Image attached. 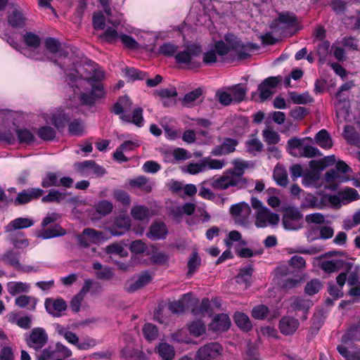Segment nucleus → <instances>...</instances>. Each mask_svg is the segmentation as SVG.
I'll use <instances>...</instances> for the list:
<instances>
[{
    "mask_svg": "<svg viewBox=\"0 0 360 360\" xmlns=\"http://www.w3.org/2000/svg\"><path fill=\"white\" fill-rule=\"evenodd\" d=\"M101 68L90 65L79 66L65 71V81L83 105H93L97 100L105 96L101 81L104 78Z\"/></svg>",
    "mask_w": 360,
    "mask_h": 360,
    "instance_id": "f257e3e1",
    "label": "nucleus"
},
{
    "mask_svg": "<svg viewBox=\"0 0 360 360\" xmlns=\"http://www.w3.org/2000/svg\"><path fill=\"white\" fill-rule=\"evenodd\" d=\"M226 40L227 43L219 40L208 46L202 54V61L205 65L222 62L231 51H234L239 59L250 56L253 48L252 44H244L232 34L226 35Z\"/></svg>",
    "mask_w": 360,
    "mask_h": 360,
    "instance_id": "f03ea898",
    "label": "nucleus"
},
{
    "mask_svg": "<svg viewBox=\"0 0 360 360\" xmlns=\"http://www.w3.org/2000/svg\"><path fill=\"white\" fill-rule=\"evenodd\" d=\"M132 108V102L127 96H124L117 100L114 104L112 112L119 115L120 120L127 123H133L137 127H141L143 124V110L137 107L131 115L129 112Z\"/></svg>",
    "mask_w": 360,
    "mask_h": 360,
    "instance_id": "7ed1b4c3",
    "label": "nucleus"
},
{
    "mask_svg": "<svg viewBox=\"0 0 360 360\" xmlns=\"http://www.w3.org/2000/svg\"><path fill=\"white\" fill-rule=\"evenodd\" d=\"M251 205L256 211L255 225L258 228H264L269 225H276L280 220L279 215L271 212L264 207L260 200L256 198H251Z\"/></svg>",
    "mask_w": 360,
    "mask_h": 360,
    "instance_id": "20e7f679",
    "label": "nucleus"
},
{
    "mask_svg": "<svg viewBox=\"0 0 360 360\" xmlns=\"http://www.w3.org/2000/svg\"><path fill=\"white\" fill-rule=\"evenodd\" d=\"M202 53L201 46L197 43H191L186 45L183 50L179 51L175 56L178 63L185 64L189 68H195L200 66V62L197 60Z\"/></svg>",
    "mask_w": 360,
    "mask_h": 360,
    "instance_id": "39448f33",
    "label": "nucleus"
},
{
    "mask_svg": "<svg viewBox=\"0 0 360 360\" xmlns=\"http://www.w3.org/2000/svg\"><path fill=\"white\" fill-rule=\"evenodd\" d=\"M22 38L27 48L22 49L20 52L25 56L35 60L42 59V57L37 52V50L39 48L41 44L40 37L37 34L31 32H27L23 35Z\"/></svg>",
    "mask_w": 360,
    "mask_h": 360,
    "instance_id": "423d86ee",
    "label": "nucleus"
},
{
    "mask_svg": "<svg viewBox=\"0 0 360 360\" xmlns=\"http://www.w3.org/2000/svg\"><path fill=\"white\" fill-rule=\"evenodd\" d=\"M230 212L235 222L241 226H247L251 214V208L245 202L234 204L230 207Z\"/></svg>",
    "mask_w": 360,
    "mask_h": 360,
    "instance_id": "0eeeda50",
    "label": "nucleus"
},
{
    "mask_svg": "<svg viewBox=\"0 0 360 360\" xmlns=\"http://www.w3.org/2000/svg\"><path fill=\"white\" fill-rule=\"evenodd\" d=\"M27 15L19 6H14L7 15V22L13 28H22L27 24Z\"/></svg>",
    "mask_w": 360,
    "mask_h": 360,
    "instance_id": "6e6552de",
    "label": "nucleus"
},
{
    "mask_svg": "<svg viewBox=\"0 0 360 360\" xmlns=\"http://www.w3.org/2000/svg\"><path fill=\"white\" fill-rule=\"evenodd\" d=\"M208 185L217 190H226L230 187L238 186L240 184L226 170L224 175L207 180Z\"/></svg>",
    "mask_w": 360,
    "mask_h": 360,
    "instance_id": "1a4fd4ad",
    "label": "nucleus"
},
{
    "mask_svg": "<svg viewBox=\"0 0 360 360\" xmlns=\"http://www.w3.org/2000/svg\"><path fill=\"white\" fill-rule=\"evenodd\" d=\"M48 340V335L42 328H33L27 340L29 347L35 350L42 348Z\"/></svg>",
    "mask_w": 360,
    "mask_h": 360,
    "instance_id": "9d476101",
    "label": "nucleus"
},
{
    "mask_svg": "<svg viewBox=\"0 0 360 360\" xmlns=\"http://www.w3.org/2000/svg\"><path fill=\"white\" fill-rule=\"evenodd\" d=\"M221 352V347L217 342H212L201 347L197 352L196 359L209 360L217 358Z\"/></svg>",
    "mask_w": 360,
    "mask_h": 360,
    "instance_id": "9b49d317",
    "label": "nucleus"
},
{
    "mask_svg": "<svg viewBox=\"0 0 360 360\" xmlns=\"http://www.w3.org/2000/svg\"><path fill=\"white\" fill-rule=\"evenodd\" d=\"M296 21V16L292 13L281 12L278 14V18L271 22V27L278 30L294 26Z\"/></svg>",
    "mask_w": 360,
    "mask_h": 360,
    "instance_id": "f8f14e48",
    "label": "nucleus"
},
{
    "mask_svg": "<svg viewBox=\"0 0 360 360\" xmlns=\"http://www.w3.org/2000/svg\"><path fill=\"white\" fill-rule=\"evenodd\" d=\"M46 311L55 317H60L67 309L66 302L62 298H47L44 302Z\"/></svg>",
    "mask_w": 360,
    "mask_h": 360,
    "instance_id": "ddd939ff",
    "label": "nucleus"
},
{
    "mask_svg": "<svg viewBox=\"0 0 360 360\" xmlns=\"http://www.w3.org/2000/svg\"><path fill=\"white\" fill-rule=\"evenodd\" d=\"M140 146V141L137 139L129 140L122 143L117 148L114 153V158L119 162L127 161V158L124 155V152H129L134 150Z\"/></svg>",
    "mask_w": 360,
    "mask_h": 360,
    "instance_id": "4468645a",
    "label": "nucleus"
},
{
    "mask_svg": "<svg viewBox=\"0 0 360 360\" xmlns=\"http://www.w3.org/2000/svg\"><path fill=\"white\" fill-rule=\"evenodd\" d=\"M231 326L229 316L225 314L216 315L209 324V330L214 332L226 331Z\"/></svg>",
    "mask_w": 360,
    "mask_h": 360,
    "instance_id": "2eb2a0df",
    "label": "nucleus"
},
{
    "mask_svg": "<svg viewBox=\"0 0 360 360\" xmlns=\"http://www.w3.org/2000/svg\"><path fill=\"white\" fill-rule=\"evenodd\" d=\"M131 227V219L128 216L117 217L114 223V227L111 229V234L114 236L123 235Z\"/></svg>",
    "mask_w": 360,
    "mask_h": 360,
    "instance_id": "dca6fc26",
    "label": "nucleus"
},
{
    "mask_svg": "<svg viewBox=\"0 0 360 360\" xmlns=\"http://www.w3.org/2000/svg\"><path fill=\"white\" fill-rule=\"evenodd\" d=\"M152 280V276L146 271L141 274L135 280H131L127 283V290L133 292L148 284Z\"/></svg>",
    "mask_w": 360,
    "mask_h": 360,
    "instance_id": "f3484780",
    "label": "nucleus"
},
{
    "mask_svg": "<svg viewBox=\"0 0 360 360\" xmlns=\"http://www.w3.org/2000/svg\"><path fill=\"white\" fill-rule=\"evenodd\" d=\"M237 145L238 141L236 139L226 138L220 146L213 148L211 153L215 156L227 155L234 152Z\"/></svg>",
    "mask_w": 360,
    "mask_h": 360,
    "instance_id": "a211bd4d",
    "label": "nucleus"
},
{
    "mask_svg": "<svg viewBox=\"0 0 360 360\" xmlns=\"http://www.w3.org/2000/svg\"><path fill=\"white\" fill-rule=\"evenodd\" d=\"M301 218V214L297 210H288L283 217V225L285 229L292 231L299 229L297 221Z\"/></svg>",
    "mask_w": 360,
    "mask_h": 360,
    "instance_id": "6ab92c4d",
    "label": "nucleus"
},
{
    "mask_svg": "<svg viewBox=\"0 0 360 360\" xmlns=\"http://www.w3.org/2000/svg\"><path fill=\"white\" fill-rule=\"evenodd\" d=\"M346 264L340 259H326L321 262L320 268L326 274H333L344 269Z\"/></svg>",
    "mask_w": 360,
    "mask_h": 360,
    "instance_id": "aec40b11",
    "label": "nucleus"
},
{
    "mask_svg": "<svg viewBox=\"0 0 360 360\" xmlns=\"http://www.w3.org/2000/svg\"><path fill=\"white\" fill-rule=\"evenodd\" d=\"M232 164L233 165V168L228 169L227 171L229 174H231L240 184L244 181L243 176L244 174L245 169L248 167L249 165L246 161L240 159H236L233 160Z\"/></svg>",
    "mask_w": 360,
    "mask_h": 360,
    "instance_id": "412c9836",
    "label": "nucleus"
},
{
    "mask_svg": "<svg viewBox=\"0 0 360 360\" xmlns=\"http://www.w3.org/2000/svg\"><path fill=\"white\" fill-rule=\"evenodd\" d=\"M203 91L201 88H197L184 96L182 99V105L186 108H192L202 101V95Z\"/></svg>",
    "mask_w": 360,
    "mask_h": 360,
    "instance_id": "4be33fe9",
    "label": "nucleus"
},
{
    "mask_svg": "<svg viewBox=\"0 0 360 360\" xmlns=\"http://www.w3.org/2000/svg\"><path fill=\"white\" fill-rule=\"evenodd\" d=\"M298 326V320L290 316H285L282 318L279 323V328L281 332L285 335L292 334L296 331Z\"/></svg>",
    "mask_w": 360,
    "mask_h": 360,
    "instance_id": "5701e85b",
    "label": "nucleus"
},
{
    "mask_svg": "<svg viewBox=\"0 0 360 360\" xmlns=\"http://www.w3.org/2000/svg\"><path fill=\"white\" fill-rule=\"evenodd\" d=\"M34 221L29 218L19 217L12 220L5 227L7 233L16 232V230L26 229L32 226Z\"/></svg>",
    "mask_w": 360,
    "mask_h": 360,
    "instance_id": "b1692460",
    "label": "nucleus"
},
{
    "mask_svg": "<svg viewBox=\"0 0 360 360\" xmlns=\"http://www.w3.org/2000/svg\"><path fill=\"white\" fill-rule=\"evenodd\" d=\"M165 106H171L176 102L177 91L175 88L162 89L157 91Z\"/></svg>",
    "mask_w": 360,
    "mask_h": 360,
    "instance_id": "393cba45",
    "label": "nucleus"
},
{
    "mask_svg": "<svg viewBox=\"0 0 360 360\" xmlns=\"http://www.w3.org/2000/svg\"><path fill=\"white\" fill-rule=\"evenodd\" d=\"M54 328L56 332L59 335L63 336L68 342L77 347L79 342V337L76 333L69 330L68 328L59 323L54 324Z\"/></svg>",
    "mask_w": 360,
    "mask_h": 360,
    "instance_id": "a878e982",
    "label": "nucleus"
},
{
    "mask_svg": "<svg viewBox=\"0 0 360 360\" xmlns=\"http://www.w3.org/2000/svg\"><path fill=\"white\" fill-rule=\"evenodd\" d=\"M111 23L112 24L113 27L107 28L101 37L109 43H114L120 39L121 34H120V30L119 29V26L122 25V22L118 20Z\"/></svg>",
    "mask_w": 360,
    "mask_h": 360,
    "instance_id": "bb28decb",
    "label": "nucleus"
},
{
    "mask_svg": "<svg viewBox=\"0 0 360 360\" xmlns=\"http://www.w3.org/2000/svg\"><path fill=\"white\" fill-rule=\"evenodd\" d=\"M46 49L52 53H59V56L66 58L68 55L67 49H61L60 41L53 37H48L45 39Z\"/></svg>",
    "mask_w": 360,
    "mask_h": 360,
    "instance_id": "cd10ccee",
    "label": "nucleus"
},
{
    "mask_svg": "<svg viewBox=\"0 0 360 360\" xmlns=\"http://www.w3.org/2000/svg\"><path fill=\"white\" fill-rule=\"evenodd\" d=\"M352 340V331H349L342 337V344L337 347L338 352L347 360H351L355 356L350 354V352L348 351Z\"/></svg>",
    "mask_w": 360,
    "mask_h": 360,
    "instance_id": "c85d7f7f",
    "label": "nucleus"
},
{
    "mask_svg": "<svg viewBox=\"0 0 360 360\" xmlns=\"http://www.w3.org/2000/svg\"><path fill=\"white\" fill-rule=\"evenodd\" d=\"M167 233L166 226L163 223H155L151 225L147 236L152 240H160L165 238Z\"/></svg>",
    "mask_w": 360,
    "mask_h": 360,
    "instance_id": "c756f323",
    "label": "nucleus"
},
{
    "mask_svg": "<svg viewBox=\"0 0 360 360\" xmlns=\"http://www.w3.org/2000/svg\"><path fill=\"white\" fill-rule=\"evenodd\" d=\"M9 294L14 296L21 292H28L30 290V284L21 281H10L6 285Z\"/></svg>",
    "mask_w": 360,
    "mask_h": 360,
    "instance_id": "7c9ffc66",
    "label": "nucleus"
},
{
    "mask_svg": "<svg viewBox=\"0 0 360 360\" xmlns=\"http://www.w3.org/2000/svg\"><path fill=\"white\" fill-rule=\"evenodd\" d=\"M324 204L319 200L318 198L315 195L307 193L302 200L300 207L303 210L307 209H321L323 207Z\"/></svg>",
    "mask_w": 360,
    "mask_h": 360,
    "instance_id": "2f4dec72",
    "label": "nucleus"
},
{
    "mask_svg": "<svg viewBox=\"0 0 360 360\" xmlns=\"http://www.w3.org/2000/svg\"><path fill=\"white\" fill-rule=\"evenodd\" d=\"M70 117L69 112H65L63 110H57L52 115V122L58 129L63 128L69 121Z\"/></svg>",
    "mask_w": 360,
    "mask_h": 360,
    "instance_id": "473e14b6",
    "label": "nucleus"
},
{
    "mask_svg": "<svg viewBox=\"0 0 360 360\" xmlns=\"http://www.w3.org/2000/svg\"><path fill=\"white\" fill-rule=\"evenodd\" d=\"M156 351L162 360H172L175 355L174 348L165 342L159 343Z\"/></svg>",
    "mask_w": 360,
    "mask_h": 360,
    "instance_id": "72a5a7b5",
    "label": "nucleus"
},
{
    "mask_svg": "<svg viewBox=\"0 0 360 360\" xmlns=\"http://www.w3.org/2000/svg\"><path fill=\"white\" fill-rule=\"evenodd\" d=\"M273 177L276 184L283 187L288 184V177L287 170L284 167L277 165L274 170Z\"/></svg>",
    "mask_w": 360,
    "mask_h": 360,
    "instance_id": "f704fd0d",
    "label": "nucleus"
},
{
    "mask_svg": "<svg viewBox=\"0 0 360 360\" xmlns=\"http://www.w3.org/2000/svg\"><path fill=\"white\" fill-rule=\"evenodd\" d=\"M15 304L20 308L27 307L31 311H34L36 309L37 304V299L28 295H20L15 300Z\"/></svg>",
    "mask_w": 360,
    "mask_h": 360,
    "instance_id": "c9c22d12",
    "label": "nucleus"
},
{
    "mask_svg": "<svg viewBox=\"0 0 360 360\" xmlns=\"http://www.w3.org/2000/svg\"><path fill=\"white\" fill-rule=\"evenodd\" d=\"M15 134L19 143L31 145L35 141L34 135L27 129H17Z\"/></svg>",
    "mask_w": 360,
    "mask_h": 360,
    "instance_id": "e433bc0d",
    "label": "nucleus"
},
{
    "mask_svg": "<svg viewBox=\"0 0 360 360\" xmlns=\"http://www.w3.org/2000/svg\"><path fill=\"white\" fill-rule=\"evenodd\" d=\"M8 236L11 243L16 248H25L29 245V240L25 238L21 231L8 233Z\"/></svg>",
    "mask_w": 360,
    "mask_h": 360,
    "instance_id": "4c0bfd02",
    "label": "nucleus"
},
{
    "mask_svg": "<svg viewBox=\"0 0 360 360\" xmlns=\"http://www.w3.org/2000/svg\"><path fill=\"white\" fill-rule=\"evenodd\" d=\"M129 184L131 187L141 188L146 192L151 191L153 187V184L144 176H139L130 179Z\"/></svg>",
    "mask_w": 360,
    "mask_h": 360,
    "instance_id": "58836bf2",
    "label": "nucleus"
},
{
    "mask_svg": "<svg viewBox=\"0 0 360 360\" xmlns=\"http://www.w3.org/2000/svg\"><path fill=\"white\" fill-rule=\"evenodd\" d=\"M315 141L320 147L324 149H329L333 146L331 137L325 129H322L316 134Z\"/></svg>",
    "mask_w": 360,
    "mask_h": 360,
    "instance_id": "ea45409f",
    "label": "nucleus"
},
{
    "mask_svg": "<svg viewBox=\"0 0 360 360\" xmlns=\"http://www.w3.org/2000/svg\"><path fill=\"white\" fill-rule=\"evenodd\" d=\"M1 259L7 264L13 266L15 270L18 269L20 264V253L13 250H8L5 252L1 257Z\"/></svg>",
    "mask_w": 360,
    "mask_h": 360,
    "instance_id": "a19ab883",
    "label": "nucleus"
},
{
    "mask_svg": "<svg viewBox=\"0 0 360 360\" xmlns=\"http://www.w3.org/2000/svg\"><path fill=\"white\" fill-rule=\"evenodd\" d=\"M289 97L290 101L294 104H307L314 101L313 97L309 94L308 91L298 94L296 91L289 92Z\"/></svg>",
    "mask_w": 360,
    "mask_h": 360,
    "instance_id": "79ce46f5",
    "label": "nucleus"
},
{
    "mask_svg": "<svg viewBox=\"0 0 360 360\" xmlns=\"http://www.w3.org/2000/svg\"><path fill=\"white\" fill-rule=\"evenodd\" d=\"M233 318L236 324L241 330L244 331H249L251 330L252 325L248 315L242 312H236L235 313Z\"/></svg>",
    "mask_w": 360,
    "mask_h": 360,
    "instance_id": "37998d69",
    "label": "nucleus"
},
{
    "mask_svg": "<svg viewBox=\"0 0 360 360\" xmlns=\"http://www.w3.org/2000/svg\"><path fill=\"white\" fill-rule=\"evenodd\" d=\"M228 89L233 103H240L245 99L247 89L242 84H236Z\"/></svg>",
    "mask_w": 360,
    "mask_h": 360,
    "instance_id": "c03bdc74",
    "label": "nucleus"
},
{
    "mask_svg": "<svg viewBox=\"0 0 360 360\" xmlns=\"http://www.w3.org/2000/svg\"><path fill=\"white\" fill-rule=\"evenodd\" d=\"M344 138L351 144L360 147V137L352 126L347 125L343 130Z\"/></svg>",
    "mask_w": 360,
    "mask_h": 360,
    "instance_id": "a18cd8bd",
    "label": "nucleus"
},
{
    "mask_svg": "<svg viewBox=\"0 0 360 360\" xmlns=\"http://www.w3.org/2000/svg\"><path fill=\"white\" fill-rule=\"evenodd\" d=\"M131 215L135 220L143 221L149 218L150 211L146 206L136 205L131 208Z\"/></svg>",
    "mask_w": 360,
    "mask_h": 360,
    "instance_id": "49530a36",
    "label": "nucleus"
},
{
    "mask_svg": "<svg viewBox=\"0 0 360 360\" xmlns=\"http://www.w3.org/2000/svg\"><path fill=\"white\" fill-rule=\"evenodd\" d=\"M309 169L304 171L303 177V184L304 185L311 184L319 180L320 178V172L323 170L318 167H313L311 165H309Z\"/></svg>",
    "mask_w": 360,
    "mask_h": 360,
    "instance_id": "de8ad7c7",
    "label": "nucleus"
},
{
    "mask_svg": "<svg viewBox=\"0 0 360 360\" xmlns=\"http://www.w3.org/2000/svg\"><path fill=\"white\" fill-rule=\"evenodd\" d=\"M146 255H151L150 259L153 264L162 265L167 261V256L163 252H158L155 246H151Z\"/></svg>",
    "mask_w": 360,
    "mask_h": 360,
    "instance_id": "09e8293b",
    "label": "nucleus"
},
{
    "mask_svg": "<svg viewBox=\"0 0 360 360\" xmlns=\"http://www.w3.org/2000/svg\"><path fill=\"white\" fill-rule=\"evenodd\" d=\"M202 160L205 171L209 169L219 170L224 168L226 165V162L223 159L219 160L214 159L210 157H206L202 158Z\"/></svg>",
    "mask_w": 360,
    "mask_h": 360,
    "instance_id": "8fccbe9b",
    "label": "nucleus"
},
{
    "mask_svg": "<svg viewBox=\"0 0 360 360\" xmlns=\"http://www.w3.org/2000/svg\"><path fill=\"white\" fill-rule=\"evenodd\" d=\"M195 210V205L191 202H186L181 206L173 208L172 213L176 217H179L183 214L191 215Z\"/></svg>",
    "mask_w": 360,
    "mask_h": 360,
    "instance_id": "3c124183",
    "label": "nucleus"
},
{
    "mask_svg": "<svg viewBox=\"0 0 360 360\" xmlns=\"http://www.w3.org/2000/svg\"><path fill=\"white\" fill-rule=\"evenodd\" d=\"M201 264V258L197 252H193L188 260V276H192L199 268Z\"/></svg>",
    "mask_w": 360,
    "mask_h": 360,
    "instance_id": "603ef678",
    "label": "nucleus"
},
{
    "mask_svg": "<svg viewBox=\"0 0 360 360\" xmlns=\"http://www.w3.org/2000/svg\"><path fill=\"white\" fill-rule=\"evenodd\" d=\"M330 44L328 41H320L316 46L317 54L319 56V61L325 63L326 57L330 53Z\"/></svg>",
    "mask_w": 360,
    "mask_h": 360,
    "instance_id": "864d4df0",
    "label": "nucleus"
},
{
    "mask_svg": "<svg viewBox=\"0 0 360 360\" xmlns=\"http://www.w3.org/2000/svg\"><path fill=\"white\" fill-rule=\"evenodd\" d=\"M84 233L88 236L91 244H100L106 239L103 232L97 231L93 229H85Z\"/></svg>",
    "mask_w": 360,
    "mask_h": 360,
    "instance_id": "5fc2aeb1",
    "label": "nucleus"
},
{
    "mask_svg": "<svg viewBox=\"0 0 360 360\" xmlns=\"http://www.w3.org/2000/svg\"><path fill=\"white\" fill-rule=\"evenodd\" d=\"M346 270L347 273H349V276L347 278V283L349 285H356L360 284V278H359V266H355L354 269H352V266L346 264Z\"/></svg>",
    "mask_w": 360,
    "mask_h": 360,
    "instance_id": "6e6d98bb",
    "label": "nucleus"
},
{
    "mask_svg": "<svg viewBox=\"0 0 360 360\" xmlns=\"http://www.w3.org/2000/svg\"><path fill=\"white\" fill-rule=\"evenodd\" d=\"M41 186L43 188L59 186V176L57 173L51 172H47L42 179Z\"/></svg>",
    "mask_w": 360,
    "mask_h": 360,
    "instance_id": "4d7b16f0",
    "label": "nucleus"
},
{
    "mask_svg": "<svg viewBox=\"0 0 360 360\" xmlns=\"http://www.w3.org/2000/svg\"><path fill=\"white\" fill-rule=\"evenodd\" d=\"M335 155H330L323 158L321 160H313L309 162V165L313 167H318L321 169H324L326 167L333 165L335 162Z\"/></svg>",
    "mask_w": 360,
    "mask_h": 360,
    "instance_id": "13d9d810",
    "label": "nucleus"
},
{
    "mask_svg": "<svg viewBox=\"0 0 360 360\" xmlns=\"http://www.w3.org/2000/svg\"><path fill=\"white\" fill-rule=\"evenodd\" d=\"M142 331L145 338L148 341L155 340L158 335V330L153 323L144 324Z\"/></svg>",
    "mask_w": 360,
    "mask_h": 360,
    "instance_id": "bf43d9fd",
    "label": "nucleus"
},
{
    "mask_svg": "<svg viewBox=\"0 0 360 360\" xmlns=\"http://www.w3.org/2000/svg\"><path fill=\"white\" fill-rule=\"evenodd\" d=\"M69 133L74 136H81L84 131V125L82 120L76 119L70 122L68 126Z\"/></svg>",
    "mask_w": 360,
    "mask_h": 360,
    "instance_id": "052dcab7",
    "label": "nucleus"
},
{
    "mask_svg": "<svg viewBox=\"0 0 360 360\" xmlns=\"http://www.w3.org/2000/svg\"><path fill=\"white\" fill-rule=\"evenodd\" d=\"M65 231L60 226L56 225L53 229H49L42 232L39 237L43 239H49L65 235Z\"/></svg>",
    "mask_w": 360,
    "mask_h": 360,
    "instance_id": "680f3d73",
    "label": "nucleus"
},
{
    "mask_svg": "<svg viewBox=\"0 0 360 360\" xmlns=\"http://www.w3.org/2000/svg\"><path fill=\"white\" fill-rule=\"evenodd\" d=\"M190 333L195 337H199L205 333V326L200 320L193 321L188 326Z\"/></svg>",
    "mask_w": 360,
    "mask_h": 360,
    "instance_id": "e2e57ef3",
    "label": "nucleus"
},
{
    "mask_svg": "<svg viewBox=\"0 0 360 360\" xmlns=\"http://www.w3.org/2000/svg\"><path fill=\"white\" fill-rule=\"evenodd\" d=\"M65 198V193L56 190L51 191L41 199L43 202H60Z\"/></svg>",
    "mask_w": 360,
    "mask_h": 360,
    "instance_id": "0e129e2a",
    "label": "nucleus"
},
{
    "mask_svg": "<svg viewBox=\"0 0 360 360\" xmlns=\"http://www.w3.org/2000/svg\"><path fill=\"white\" fill-rule=\"evenodd\" d=\"M215 96L223 105L226 106L233 103L231 98V94L229 92V89L217 90Z\"/></svg>",
    "mask_w": 360,
    "mask_h": 360,
    "instance_id": "69168bd1",
    "label": "nucleus"
},
{
    "mask_svg": "<svg viewBox=\"0 0 360 360\" xmlns=\"http://www.w3.org/2000/svg\"><path fill=\"white\" fill-rule=\"evenodd\" d=\"M322 286L321 282L319 279L314 278L307 283L304 290L307 295H313L319 292Z\"/></svg>",
    "mask_w": 360,
    "mask_h": 360,
    "instance_id": "338daca9",
    "label": "nucleus"
},
{
    "mask_svg": "<svg viewBox=\"0 0 360 360\" xmlns=\"http://www.w3.org/2000/svg\"><path fill=\"white\" fill-rule=\"evenodd\" d=\"M262 134L264 141L268 145H275L280 140L278 134L271 129H266L264 130Z\"/></svg>",
    "mask_w": 360,
    "mask_h": 360,
    "instance_id": "774afa93",
    "label": "nucleus"
}]
</instances>
